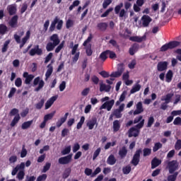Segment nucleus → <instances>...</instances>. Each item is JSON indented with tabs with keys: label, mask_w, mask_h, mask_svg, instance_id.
I'll return each instance as SVG.
<instances>
[{
	"label": "nucleus",
	"mask_w": 181,
	"mask_h": 181,
	"mask_svg": "<svg viewBox=\"0 0 181 181\" xmlns=\"http://www.w3.org/2000/svg\"><path fill=\"white\" fill-rule=\"evenodd\" d=\"M144 117L142 115H140L139 117H136L133 122L134 124H137L134 127H131L128 130V136L129 138H132L134 136V138H136L137 136H139V134L141 133V129L144 128V125L145 124V119H142Z\"/></svg>",
	"instance_id": "nucleus-1"
},
{
	"label": "nucleus",
	"mask_w": 181,
	"mask_h": 181,
	"mask_svg": "<svg viewBox=\"0 0 181 181\" xmlns=\"http://www.w3.org/2000/svg\"><path fill=\"white\" fill-rule=\"evenodd\" d=\"M25 35V31L23 30H20L18 31V34H14L13 37L16 43L20 44V49H22L25 45L28 42V40L30 39V30H28L25 35L21 40V37Z\"/></svg>",
	"instance_id": "nucleus-2"
},
{
	"label": "nucleus",
	"mask_w": 181,
	"mask_h": 181,
	"mask_svg": "<svg viewBox=\"0 0 181 181\" xmlns=\"http://www.w3.org/2000/svg\"><path fill=\"white\" fill-rule=\"evenodd\" d=\"M178 46H180V42L170 41L168 43L163 45L160 48V52H168V50H172L173 49H175V47H178Z\"/></svg>",
	"instance_id": "nucleus-3"
},
{
	"label": "nucleus",
	"mask_w": 181,
	"mask_h": 181,
	"mask_svg": "<svg viewBox=\"0 0 181 181\" xmlns=\"http://www.w3.org/2000/svg\"><path fill=\"white\" fill-rule=\"evenodd\" d=\"M92 40L93 35L90 34L88 38L83 43V46L85 47L86 54L88 57L93 56V49L91 48V44H88L90 42H91Z\"/></svg>",
	"instance_id": "nucleus-4"
},
{
	"label": "nucleus",
	"mask_w": 181,
	"mask_h": 181,
	"mask_svg": "<svg viewBox=\"0 0 181 181\" xmlns=\"http://www.w3.org/2000/svg\"><path fill=\"white\" fill-rule=\"evenodd\" d=\"M56 25L57 30H62L63 20H59V17L56 16L49 26V32H54V29H56Z\"/></svg>",
	"instance_id": "nucleus-5"
},
{
	"label": "nucleus",
	"mask_w": 181,
	"mask_h": 181,
	"mask_svg": "<svg viewBox=\"0 0 181 181\" xmlns=\"http://www.w3.org/2000/svg\"><path fill=\"white\" fill-rule=\"evenodd\" d=\"M167 168L170 175H173V173H176V170H179V162L177 160L169 161L167 164Z\"/></svg>",
	"instance_id": "nucleus-6"
},
{
	"label": "nucleus",
	"mask_w": 181,
	"mask_h": 181,
	"mask_svg": "<svg viewBox=\"0 0 181 181\" xmlns=\"http://www.w3.org/2000/svg\"><path fill=\"white\" fill-rule=\"evenodd\" d=\"M141 153H142V149L139 148L134 153L133 158L130 162L133 166H138L139 165V162L141 160Z\"/></svg>",
	"instance_id": "nucleus-7"
},
{
	"label": "nucleus",
	"mask_w": 181,
	"mask_h": 181,
	"mask_svg": "<svg viewBox=\"0 0 181 181\" xmlns=\"http://www.w3.org/2000/svg\"><path fill=\"white\" fill-rule=\"evenodd\" d=\"M124 6V3L121 2L119 4L117 5L115 7V13L116 15H118L119 18H125V15H127V11H125L124 8L121 9Z\"/></svg>",
	"instance_id": "nucleus-8"
},
{
	"label": "nucleus",
	"mask_w": 181,
	"mask_h": 181,
	"mask_svg": "<svg viewBox=\"0 0 181 181\" xmlns=\"http://www.w3.org/2000/svg\"><path fill=\"white\" fill-rule=\"evenodd\" d=\"M37 88H35V91H40L43 87H45V81L44 80H40V76L36 77L34 81H33V86H37Z\"/></svg>",
	"instance_id": "nucleus-9"
},
{
	"label": "nucleus",
	"mask_w": 181,
	"mask_h": 181,
	"mask_svg": "<svg viewBox=\"0 0 181 181\" xmlns=\"http://www.w3.org/2000/svg\"><path fill=\"white\" fill-rule=\"evenodd\" d=\"M30 56H42L43 54V49L39 47V45H35L34 48H32L29 51Z\"/></svg>",
	"instance_id": "nucleus-10"
},
{
	"label": "nucleus",
	"mask_w": 181,
	"mask_h": 181,
	"mask_svg": "<svg viewBox=\"0 0 181 181\" xmlns=\"http://www.w3.org/2000/svg\"><path fill=\"white\" fill-rule=\"evenodd\" d=\"M125 107L124 104H122L119 105L118 109H115L112 112L113 115H115V118H122V111H124V108Z\"/></svg>",
	"instance_id": "nucleus-11"
},
{
	"label": "nucleus",
	"mask_w": 181,
	"mask_h": 181,
	"mask_svg": "<svg viewBox=\"0 0 181 181\" xmlns=\"http://www.w3.org/2000/svg\"><path fill=\"white\" fill-rule=\"evenodd\" d=\"M71 162V155H68L64 157H61L58 160L59 165H69Z\"/></svg>",
	"instance_id": "nucleus-12"
},
{
	"label": "nucleus",
	"mask_w": 181,
	"mask_h": 181,
	"mask_svg": "<svg viewBox=\"0 0 181 181\" xmlns=\"http://www.w3.org/2000/svg\"><path fill=\"white\" fill-rule=\"evenodd\" d=\"M96 127H98V122H97V117H93L90 120H88L86 123V127H88V129H94V126Z\"/></svg>",
	"instance_id": "nucleus-13"
},
{
	"label": "nucleus",
	"mask_w": 181,
	"mask_h": 181,
	"mask_svg": "<svg viewBox=\"0 0 181 181\" xmlns=\"http://www.w3.org/2000/svg\"><path fill=\"white\" fill-rule=\"evenodd\" d=\"M141 21L144 28H148V26H149V23L152 22V18L148 15H144L141 17Z\"/></svg>",
	"instance_id": "nucleus-14"
},
{
	"label": "nucleus",
	"mask_w": 181,
	"mask_h": 181,
	"mask_svg": "<svg viewBox=\"0 0 181 181\" xmlns=\"http://www.w3.org/2000/svg\"><path fill=\"white\" fill-rule=\"evenodd\" d=\"M19 170H25V163H21L20 164H18L12 170L11 175L12 176H15L16 173H18V171Z\"/></svg>",
	"instance_id": "nucleus-15"
},
{
	"label": "nucleus",
	"mask_w": 181,
	"mask_h": 181,
	"mask_svg": "<svg viewBox=\"0 0 181 181\" xmlns=\"http://www.w3.org/2000/svg\"><path fill=\"white\" fill-rule=\"evenodd\" d=\"M169 64L168 62H160L157 64V70L158 71H165L168 70V65Z\"/></svg>",
	"instance_id": "nucleus-16"
},
{
	"label": "nucleus",
	"mask_w": 181,
	"mask_h": 181,
	"mask_svg": "<svg viewBox=\"0 0 181 181\" xmlns=\"http://www.w3.org/2000/svg\"><path fill=\"white\" fill-rule=\"evenodd\" d=\"M59 98L58 95H54L51 97L45 103V110H49L53 104H54V101Z\"/></svg>",
	"instance_id": "nucleus-17"
},
{
	"label": "nucleus",
	"mask_w": 181,
	"mask_h": 181,
	"mask_svg": "<svg viewBox=\"0 0 181 181\" xmlns=\"http://www.w3.org/2000/svg\"><path fill=\"white\" fill-rule=\"evenodd\" d=\"M53 62L47 65V70L45 73V81H47L49 78L52 76L53 73V65L52 64Z\"/></svg>",
	"instance_id": "nucleus-18"
},
{
	"label": "nucleus",
	"mask_w": 181,
	"mask_h": 181,
	"mask_svg": "<svg viewBox=\"0 0 181 181\" xmlns=\"http://www.w3.org/2000/svg\"><path fill=\"white\" fill-rule=\"evenodd\" d=\"M18 19H19L18 15L13 16L8 23L9 26L13 28H16L18 26Z\"/></svg>",
	"instance_id": "nucleus-19"
},
{
	"label": "nucleus",
	"mask_w": 181,
	"mask_h": 181,
	"mask_svg": "<svg viewBox=\"0 0 181 181\" xmlns=\"http://www.w3.org/2000/svg\"><path fill=\"white\" fill-rule=\"evenodd\" d=\"M129 40L132 42H137V43H141L144 40H146V35L139 36H132L129 37Z\"/></svg>",
	"instance_id": "nucleus-20"
},
{
	"label": "nucleus",
	"mask_w": 181,
	"mask_h": 181,
	"mask_svg": "<svg viewBox=\"0 0 181 181\" xmlns=\"http://www.w3.org/2000/svg\"><path fill=\"white\" fill-rule=\"evenodd\" d=\"M7 11L10 16H13V15H16V11L18 9L16 8V6L15 4H11L7 6Z\"/></svg>",
	"instance_id": "nucleus-21"
},
{
	"label": "nucleus",
	"mask_w": 181,
	"mask_h": 181,
	"mask_svg": "<svg viewBox=\"0 0 181 181\" xmlns=\"http://www.w3.org/2000/svg\"><path fill=\"white\" fill-rule=\"evenodd\" d=\"M49 40L52 42V44L55 46H59L60 45V39H59V35L57 34H53L50 37Z\"/></svg>",
	"instance_id": "nucleus-22"
},
{
	"label": "nucleus",
	"mask_w": 181,
	"mask_h": 181,
	"mask_svg": "<svg viewBox=\"0 0 181 181\" xmlns=\"http://www.w3.org/2000/svg\"><path fill=\"white\" fill-rule=\"evenodd\" d=\"M128 154V149H127V146H124L119 150V156L121 159L125 158L127 155Z\"/></svg>",
	"instance_id": "nucleus-23"
},
{
	"label": "nucleus",
	"mask_w": 181,
	"mask_h": 181,
	"mask_svg": "<svg viewBox=\"0 0 181 181\" xmlns=\"http://www.w3.org/2000/svg\"><path fill=\"white\" fill-rule=\"evenodd\" d=\"M100 93H103V91H105L106 93H110L111 91V86L100 83Z\"/></svg>",
	"instance_id": "nucleus-24"
},
{
	"label": "nucleus",
	"mask_w": 181,
	"mask_h": 181,
	"mask_svg": "<svg viewBox=\"0 0 181 181\" xmlns=\"http://www.w3.org/2000/svg\"><path fill=\"white\" fill-rule=\"evenodd\" d=\"M144 112V107L142 106V102H139L136 105V110L134 111V115H138Z\"/></svg>",
	"instance_id": "nucleus-25"
},
{
	"label": "nucleus",
	"mask_w": 181,
	"mask_h": 181,
	"mask_svg": "<svg viewBox=\"0 0 181 181\" xmlns=\"http://www.w3.org/2000/svg\"><path fill=\"white\" fill-rule=\"evenodd\" d=\"M107 165H110L112 166L117 163V159L115 158V156L114 154H110L107 159Z\"/></svg>",
	"instance_id": "nucleus-26"
},
{
	"label": "nucleus",
	"mask_w": 181,
	"mask_h": 181,
	"mask_svg": "<svg viewBox=\"0 0 181 181\" xmlns=\"http://www.w3.org/2000/svg\"><path fill=\"white\" fill-rule=\"evenodd\" d=\"M160 163H162V160L155 157L151 160V169H155L156 168H158V166H159Z\"/></svg>",
	"instance_id": "nucleus-27"
},
{
	"label": "nucleus",
	"mask_w": 181,
	"mask_h": 181,
	"mask_svg": "<svg viewBox=\"0 0 181 181\" xmlns=\"http://www.w3.org/2000/svg\"><path fill=\"white\" fill-rule=\"evenodd\" d=\"M138 49H139V45L138 44H134L129 50V53L130 56H134L136 52H138Z\"/></svg>",
	"instance_id": "nucleus-28"
},
{
	"label": "nucleus",
	"mask_w": 181,
	"mask_h": 181,
	"mask_svg": "<svg viewBox=\"0 0 181 181\" xmlns=\"http://www.w3.org/2000/svg\"><path fill=\"white\" fill-rule=\"evenodd\" d=\"M97 28L101 32H105L108 28V23H99L97 25Z\"/></svg>",
	"instance_id": "nucleus-29"
},
{
	"label": "nucleus",
	"mask_w": 181,
	"mask_h": 181,
	"mask_svg": "<svg viewBox=\"0 0 181 181\" xmlns=\"http://www.w3.org/2000/svg\"><path fill=\"white\" fill-rule=\"evenodd\" d=\"M9 32V30H8V27L5 24H0V35L1 36H4V35H6Z\"/></svg>",
	"instance_id": "nucleus-30"
},
{
	"label": "nucleus",
	"mask_w": 181,
	"mask_h": 181,
	"mask_svg": "<svg viewBox=\"0 0 181 181\" xmlns=\"http://www.w3.org/2000/svg\"><path fill=\"white\" fill-rule=\"evenodd\" d=\"M121 128V123H119V120H115L113 122V131L114 132H118Z\"/></svg>",
	"instance_id": "nucleus-31"
},
{
	"label": "nucleus",
	"mask_w": 181,
	"mask_h": 181,
	"mask_svg": "<svg viewBox=\"0 0 181 181\" xmlns=\"http://www.w3.org/2000/svg\"><path fill=\"white\" fill-rule=\"evenodd\" d=\"M32 124H33V120L24 122L21 125V129H29V128L32 126Z\"/></svg>",
	"instance_id": "nucleus-32"
},
{
	"label": "nucleus",
	"mask_w": 181,
	"mask_h": 181,
	"mask_svg": "<svg viewBox=\"0 0 181 181\" xmlns=\"http://www.w3.org/2000/svg\"><path fill=\"white\" fill-rule=\"evenodd\" d=\"M99 59L101 60V62H105V60L108 59L107 49L101 52V54L99 56Z\"/></svg>",
	"instance_id": "nucleus-33"
},
{
	"label": "nucleus",
	"mask_w": 181,
	"mask_h": 181,
	"mask_svg": "<svg viewBox=\"0 0 181 181\" xmlns=\"http://www.w3.org/2000/svg\"><path fill=\"white\" fill-rule=\"evenodd\" d=\"M172 78H173V71L172 70H169L165 75V81L167 83H170V81H172Z\"/></svg>",
	"instance_id": "nucleus-34"
},
{
	"label": "nucleus",
	"mask_w": 181,
	"mask_h": 181,
	"mask_svg": "<svg viewBox=\"0 0 181 181\" xmlns=\"http://www.w3.org/2000/svg\"><path fill=\"white\" fill-rule=\"evenodd\" d=\"M71 173V168H65V170L62 174V179H67V177H69V176H70Z\"/></svg>",
	"instance_id": "nucleus-35"
},
{
	"label": "nucleus",
	"mask_w": 181,
	"mask_h": 181,
	"mask_svg": "<svg viewBox=\"0 0 181 181\" xmlns=\"http://www.w3.org/2000/svg\"><path fill=\"white\" fill-rule=\"evenodd\" d=\"M178 175H179V172L173 173V174L168 176L167 180L168 181H176V179H177Z\"/></svg>",
	"instance_id": "nucleus-36"
},
{
	"label": "nucleus",
	"mask_w": 181,
	"mask_h": 181,
	"mask_svg": "<svg viewBox=\"0 0 181 181\" xmlns=\"http://www.w3.org/2000/svg\"><path fill=\"white\" fill-rule=\"evenodd\" d=\"M57 45L53 44L52 42H49L46 45V50L47 52H53L54 50V47H56Z\"/></svg>",
	"instance_id": "nucleus-37"
},
{
	"label": "nucleus",
	"mask_w": 181,
	"mask_h": 181,
	"mask_svg": "<svg viewBox=\"0 0 181 181\" xmlns=\"http://www.w3.org/2000/svg\"><path fill=\"white\" fill-rule=\"evenodd\" d=\"M115 103V101L114 100H111L110 101L105 102L106 108H107V111H111V109L112 108V107H114Z\"/></svg>",
	"instance_id": "nucleus-38"
},
{
	"label": "nucleus",
	"mask_w": 181,
	"mask_h": 181,
	"mask_svg": "<svg viewBox=\"0 0 181 181\" xmlns=\"http://www.w3.org/2000/svg\"><path fill=\"white\" fill-rule=\"evenodd\" d=\"M85 121L86 117L84 116H81L79 122L76 124V129H81Z\"/></svg>",
	"instance_id": "nucleus-39"
},
{
	"label": "nucleus",
	"mask_w": 181,
	"mask_h": 181,
	"mask_svg": "<svg viewBox=\"0 0 181 181\" xmlns=\"http://www.w3.org/2000/svg\"><path fill=\"white\" fill-rule=\"evenodd\" d=\"M20 119H21V116L19 115H16L11 123V127H15V125H16V124L19 122Z\"/></svg>",
	"instance_id": "nucleus-40"
},
{
	"label": "nucleus",
	"mask_w": 181,
	"mask_h": 181,
	"mask_svg": "<svg viewBox=\"0 0 181 181\" xmlns=\"http://www.w3.org/2000/svg\"><path fill=\"white\" fill-rule=\"evenodd\" d=\"M9 43H11V40H8L6 41H5L3 47L1 49V52L2 53H6V52L8 51V49L9 47Z\"/></svg>",
	"instance_id": "nucleus-41"
},
{
	"label": "nucleus",
	"mask_w": 181,
	"mask_h": 181,
	"mask_svg": "<svg viewBox=\"0 0 181 181\" xmlns=\"http://www.w3.org/2000/svg\"><path fill=\"white\" fill-rule=\"evenodd\" d=\"M173 97V93H168L165 95V98L164 99H161V101H165L166 104H169Z\"/></svg>",
	"instance_id": "nucleus-42"
},
{
	"label": "nucleus",
	"mask_w": 181,
	"mask_h": 181,
	"mask_svg": "<svg viewBox=\"0 0 181 181\" xmlns=\"http://www.w3.org/2000/svg\"><path fill=\"white\" fill-rule=\"evenodd\" d=\"M43 105H45V99H41L40 102L35 104V108L36 110H42Z\"/></svg>",
	"instance_id": "nucleus-43"
},
{
	"label": "nucleus",
	"mask_w": 181,
	"mask_h": 181,
	"mask_svg": "<svg viewBox=\"0 0 181 181\" xmlns=\"http://www.w3.org/2000/svg\"><path fill=\"white\" fill-rule=\"evenodd\" d=\"M131 165H128L122 168V172L124 175H129L131 173Z\"/></svg>",
	"instance_id": "nucleus-44"
},
{
	"label": "nucleus",
	"mask_w": 181,
	"mask_h": 181,
	"mask_svg": "<svg viewBox=\"0 0 181 181\" xmlns=\"http://www.w3.org/2000/svg\"><path fill=\"white\" fill-rule=\"evenodd\" d=\"M109 56V59H117V54L114 51H111L107 49V57Z\"/></svg>",
	"instance_id": "nucleus-45"
},
{
	"label": "nucleus",
	"mask_w": 181,
	"mask_h": 181,
	"mask_svg": "<svg viewBox=\"0 0 181 181\" xmlns=\"http://www.w3.org/2000/svg\"><path fill=\"white\" fill-rule=\"evenodd\" d=\"M152 153V149L148 148H144L143 149V156H149Z\"/></svg>",
	"instance_id": "nucleus-46"
},
{
	"label": "nucleus",
	"mask_w": 181,
	"mask_h": 181,
	"mask_svg": "<svg viewBox=\"0 0 181 181\" xmlns=\"http://www.w3.org/2000/svg\"><path fill=\"white\" fill-rule=\"evenodd\" d=\"M53 117H54V112H52V113H49L47 115H45L44 116V121L45 122H47L49 119H52V118H53Z\"/></svg>",
	"instance_id": "nucleus-47"
},
{
	"label": "nucleus",
	"mask_w": 181,
	"mask_h": 181,
	"mask_svg": "<svg viewBox=\"0 0 181 181\" xmlns=\"http://www.w3.org/2000/svg\"><path fill=\"white\" fill-rule=\"evenodd\" d=\"M153 122H155V118H153V116H151L148 119L146 127L151 128V127H152V125H153Z\"/></svg>",
	"instance_id": "nucleus-48"
},
{
	"label": "nucleus",
	"mask_w": 181,
	"mask_h": 181,
	"mask_svg": "<svg viewBox=\"0 0 181 181\" xmlns=\"http://www.w3.org/2000/svg\"><path fill=\"white\" fill-rule=\"evenodd\" d=\"M25 178V170H20L17 174V179L18 180H23Z\"/></svg>",
	"instance_id": "nucleus-49"
},
{
	"label": "nucleus",
	"mask_w": 181,
	"mask_h": 181,
	"mask_svg": "<svg viewBox=\"0 0 181 181\" xmlns=\"http://www.w3.org/2000/svg\"><path fill=\"white\" fill-rule=\"evenodd\" d=\"M139 90H141V86L139 84H136L131 89L130 93L134 94V93H137V91H139Z\"/></svg>",
	"instance_id": "nucleus-50"
},
{
	"label": "nucleus",
	"mask_w": 181,
	"mask_h": 181,
	"mask_svg": "<svg viewBox=\"0 0 181 181\" xmlns=\"http://www.w3.org/2000/svg\"><path fill=\"white\" fill-rule=\"evenodd\" d=\"M160 148H162V144H160V142H157L154 144V146L153 147V151L158 152V151H159Z\"/></svg>",
	"instance_id": "nucleus-51"
},
{
	"label": "nucleus",
	"mask_w": 181,
	"mask_h": 181,
	"mask_svg": "<svg viewBox=\"0 0 181 181\" xmlns=\"http://www.w3.org/2000/svg\"><path fill=\"white\" fill-rule=\"evenodd\" d=\"M64 43L65 41L63 40L59 45H58L56 49H55V53H60V51L62 50V49H63V47H64Z\"/></svg>",
	"instance_id": "nucleus-52"
},
{
	"label": "nucleus",
	"mask_w": 181,
	"mask_h": 181,
	"mask_svg": "<svg viewBox=\"0 0 181 181\" xmlns=\"http://www.w3.org/2000/svg\"><path fill=\"white\" fill-rule=\"evenodd\" d=\"M66 122V119H64L63 117H61L59 119L56 123V126L57 128H60Z\"/></svg>",
	"instance_id": "nucleus-53"
},
{
	"label": "nucleus",
	"mask_w": 181,
	"mask_h": 181,
	"mask_svg": "<svg viewBox=\"0 0 181 181\" xmlns=\"http://www.w3.org/2000/svg\"><path fill=\"white\" fill-rule=\"evenodd\" d=\"M74 25V21L71 19H68L66 23V29H70L72 26Z\"/></svg>",
	"instance_id": "nucleus-54"
},
{
	"label": "nucleus",
	"mask_w": 181,
	"mask_h": 181,
	"mask_svg": "<svg viewBox=\"0 0 181 181\" xmlns=\"http://www.w3.org/2000/svg\"><path fill=\"white\" fill-rule=\"evenodd\" d=\"M100 153H101V148H98L93 153V160H95L98 158Z\"/></svg>",
	"instance_id": "nucleus-55"
},
{
	"label": "nucleus",
	"mask_w": 181,
	"mask_h": 181,
	"mask_svg": "<svg viewBox=\"0 0 181 181\" xmlns=\"http://www.w3.org/2000/svg\"><path fill=\"white\" fill-rule=\"evenodd\" d=\"M111 4H112V0H104L103 3V9H107V8H108L109 5H111Z\"/></svg>",
	"instance_id": "nucleus-56"
},
{
	"label": "nucleus",
	"mask_w": 181,
	"mask_h": 181,
	"mask_svg": "<svg viewBox=\"0 0 181 181\" xmlns=\"http://www.w3.org/2000/svg\"><path fill=\"white\" fill-rule=\"evenodd\" d=\"M80 5V1L75 0L73 4L69 6V10L71 11L72 9H74L76 6H78Z\"/></svg>",
	"instance_id": "nucleus-57"
},
{
	"label": "nucleus",
	"mask_w": 181,
	"mask_h": 181,
	"mask_svg": "<svg viewBox=\"0 0 181 181\" xmlns=\"http://www.w3.org/2000/svg\"><path fill=\"white\" fill-rule=\"evenodd\" d=\"M70 152H71V146H68L64 150L62 151V155H69V153Z\"/></svg>",
	"instance_id": "nucleus-58"
},
{
	"label": "nucleus",
	"mask_w": 181,
	"mask_h": 181,
	"mask_svg": "<svg viewBox=\"0 0 181 181\" xmlns=\"http://www.w3.org/2000/svg\"><path fill=\"white\" fill-rule=\"evenodd\" d=\"M33 78H35V75L30 74L29 76L25 78V84H30V82L32 81V80H33Z\"/></svg>",
	"instance_id": "nucleus-59"
},
{
	"label": "nucleus",
	"mask_w": 181,
	"mask_h": 181,
	"mask_svg": "<svg viewBox=\"0 0 181 181\" xmlns=\"http://www.w3.org/2000/svg\"><path fill=\"white\" fill-rule=\"evenodd\" d=\"M112 11H114V8H112V7L109 8L107 10H106V11H105L104 13H103V14L101 15V18H107V16L108 15H110V12H112Z\"/></svg>",
	"instance_id": "nucleus-60"
},
{
	"label": "nucleus",
	"mask_w": 181,
	"mask_h": 181,
	"mask_svg": "<svg viewBox=\"0 0 181 181\" xmlns=\"http://www.w3.org/2000/svg\"><path fill=\"white\" fill-rule=\"evenodd\" d=\"M50 166H52V163H46L43 167L42 173H46V172H47V170H49L50 169Z\"/></svg>",
	"instance_id": "nucleus-61"
},
{
	"label": "nucleus",
	"mask_w": 181,
	"mask_h": 181,
	"mask_svg": "<svg viewBox=\"0 0 181 181\" xmlns=\"http://www.w3.org/2000/svg\"><path fill=\"white\" fill-rule=\"evenodd\" d=\"M175 151H180V149H181V140L180 139L177 140V141L175 144Z\"/></svg>",
	"instance_id": "nucleus-62"
},
{
	"label": "nucleus",
	"mask_w": 181,
	"mask_h": 181,
	"mask_svg": "<svg viewBox=\"0 0 181 181\" xmlns=\"http://www.w3.org/2000/svg\"><path fill=\"white\" fill-rule=\"evenodd\" d=\"M173 124L174 125H181V117H176L173 121Z\"/></svg>",
	"instance_id": "nucleus-63"
},
{
	"label": "nucleus",
	"mask_w": 181,
	"mask_h": 181,
	"mask_svg": "<svg viewBox=\"0 0 181 181\" xmlns=\"http://www.w3.org/2000/svg\"><path fill=\"white\" fill-rule=\"evenodd\" d=\"M175 53H177V60H179V62H181V49H177L175 50Z\"/></svg>",
	"instance_id": "nucleus-64"
}]
</instances>
